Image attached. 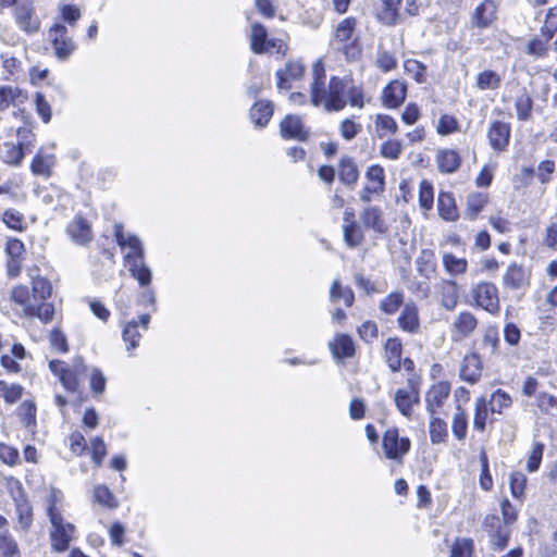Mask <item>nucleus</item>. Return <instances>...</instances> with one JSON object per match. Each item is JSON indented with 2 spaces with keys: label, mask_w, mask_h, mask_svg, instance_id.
I'll return each mask as SVG.
<instances>
[{
  "label": "nucleus",
  "mask_w": 557,
  "mask_h": 557,
  "mask_svg": "<svg viewBox=\"0 0 557 557\" xmlns=\"http://www.w3.org/2000/svg\"><path fill=\"white\" fill-rule=\"evenodd\" d=\"M30 284L32 289L23 284L14 286L10 293V300L21 308L23 317L37 318L47 324L54 317V306L47 302L52 294V284L40 275L32 277Z\"/></svg>",
  "instance_id": "f257e3e1"
},
{
  "label": "nucleus",
  "mask_w": 557,
  "mask_h": 557,
  "mask_svg": "<svg viewBox=\"0 0 557 557\" xmlns=\"http://www.w3.org/2000/svg\"><path fill=\"white\" fill-rule=\"evenodd\" d=\"M331 98L329 108L331 112H339L347 104L352 108L362 109L366 104L364 92L361 86L355 85L349 76H331Z\"/></svg>",
  "instance_id": "f03ea898"
},
{
  "label": "nucleus",
  "mask_w": 557,
  "mask_h": 557,
  "mask_svg": "<svg viewBox=\"0 0 557 557\" xmlns=\"http://www.w3.org/2000/svg\"><path fill=\"white\" fill-rule=\"evenodd\" d=\"M58 503L57 493H52L47 506V515L51 523L49 536L52 550L63 553L69 549L71 542L74 540L76 529L74 524L64 520Z\"/></svg>",
  "instance_id": "7ed1b4c3"
},
{
  "label": "nucleus",
  "mask_w": 557,
  "mask_h": 557,
  "mask_svg": "<svg viewBox=\"0 0 557 557\" xmlns=\"http://www.w3.org/2000/svg\"><path fill=\"white\" fill-rule=\"evenodd\" d=\"M250 48L257 53H277L285 55L287 52V44L281 38H269L267 28L257 22L251 23L250 27Z\"/></svg>",
  "instance_id": "20e7f679"
},
{
  "label": "nucleus",
  "mask_w": 557,
  "mask_h": 557,
  "mask_svg": "<svg viewBox=\"0 0 557 557\" xmlns=\"http://www.w3.org/2000/svg\"><path fill=\"white\" fill-rule=\"evenodd\" d=\"M325 67L321 59L317 60L312 65V82L310 84V102L313 107L323 108L330 113L329 98H331L330 82H325Z\"/></svg>",
  "instance_id": "39448f33"
},
{
  "label": "nucleus",
  "mask_w": 557,
  "mask_h": 557,
  "mask_svg": "<svg viewBox=\"0 0 557 557\" xmlns=\"http://www.w3.org/2000/svg\"><path fill=\"white\" fill-rule=\"evenodd\" d=\"M47 40L53 50L54 57L59 61H66L76 50V45L69 35L67 27L61 23H54L48 29Z\"/></svg>",
  "instance_id": "423d86ee"
},
{
  "label": "nucleus",
  "mask_w": 557,
  "mask_h": 557,
  "mask_svg": "<svg viewBox=\"0 0 557 557\" xmlns=\"http://www.w3.org/2000/svg\"><path fill=\"white\" fill-rule=\"evenodd\" d=\"M1 7H14V17L18 27L27 34L39 30L40 22L34 14L33 0H0Z\"/></svg>",
  "instance_id": "0eeeda50"
},
{
  "label": "nucleus",
  "mask_w": 557,
  "mask_h": 557,
  "mask_svg": "<svg viewBox=\"0 0 557 557\" xmlns=\"http://www.w3.org/2000/svg\"><path fill=\"white\" fill-rule=\"evenodd\" d=\"M114 237L122 249H127L124 256L125 263L136 259H144L145 251L141 240L134 234L125 233L123 225L120 223L114 225Z\"/></svg>",
  "instance_id": "6e6552de"
},
{
  "label": "nucleus",
  "mask_w": 557,
  "mask_h": 557,
  "mask_svg": "<svg viewBox=\"0 0 557 557\" xmlns=\"http://www.w3.org/2000/svg\"><path fill=\"white\" fill-rule=\"evenodd\" d=\"M382 447L387 459L400 461L410 449V441L399 436L396 429H389L384 433Z\"/></svg>",
  "instance_id": "1a4fd4ad"
},
{
  "label": "nucleus",
  "mask_w": 557,
  "mask_h": 557,
  "mask_svg": "<svg viewBox=\"0 0 557 557\" xmlns=\"http://www.w3.org/2000/svg\"><path fill=\"white\" fill-rule=\"evenodd\" d=\"M366 178L367 183L359 191V198L363 202H369L374 195H380L384 191V169L377 164L371 165L366 173Z\"/></svg>",
  "instance_id": "9d476101"
},
{
  "label": "nucleus",
  "mask_w": 557,
  "mask_h": 557,
  "mask_svg": "<svg viewBox=\"0 0 557 557\" xmlns=\"http://www.w3.org/2000/svg\"><path fill=\"white\" fill-rule=\"evenodd\" d=\"M474 299L484 310L496 313L499 311L498 289L492 283H480L473 290Z\"/></svg>",
  "instance_id": "9b49d317"
},
{
  "label": "nucleus",
  "mask_w": 557,
  "mask_h": 557,
  "mask_svg": "<svg viewBox=\"0 0 557 557\" xmlns=\"http://www.w3.org/2000/svg\"><path fill=\"white\" fill-rule=\"evenodd\" d=\"M420 394L418 387L409 380L406 387L396 391L394 401L399 412L405 417H410L413 406L419 404Z\"/></svg>",
  "instance_id": "f8f14e48"
},
{
  "label": "nucleus",
  "mask_w": 557,
  "mask_h": 557,
  "mask_svg": "<svg viewBox=\"0 0 557 557\" xmlns=\"http://www.w3.org/2000/svg\"><path fill=\"white\" fill-rule=\"evenodd\" d=\"M398 327L408 334H418L420 332L421 323L419 317V308L412 300L407 301L397 318Z\"/></svg>",
  "instance_id": "ddd939ff"
},
{
  "label": "nucleus",
  "mask_w": 557,
  "mask_h": 557,
  "mask_svg": "<svg viewBox=\"0 0 557 557\" xmlns=\"http://www.w3.org/2000/svg\"><path fill=\"white\" fill-rule=\"evenodd\" d=\"M280 133L284 139L306 141L309 138V129L304 125L298 115H286L280 124Z\"/></svg>",
  "instance_id": "4468645a"
},
{
  "label": "nucleus",
  "mask_w": 557,
  "mask_h": 557,
  "mask_svg": "<svg viewBox=\"0 0 557 557\" xmlns=\"http://www.w3.org/2000/svg\"><path fill=\"white\" fill-rule=\"evenodd\" d=\"M66 234L74 244L79 246L88 245L94 238L90 223L82 215H76L67 224Z\"/></svg>",
  "instance_id": "2eb2a0df"
},
{
  "label": "nucleus",
  "mask_w": 557,
  "mask_h": 557,
  "mask_svg": "<svg viewBox=\"0 0 557 557\" xmlns=\"http://www.w3.org/2000/svg\"><path fill=\"white\" fill-rule=\"evenodd\" d=\"M497 20V5L494 0H484L473 11L471 25L479 29L490 27Z\"/></svg>",
  "instance_id": "dca6fc26"
},
{
  "label": "nucleus",
  "mask_w": 557,
  "mask_h": 557,
  "mask_svg": "<svg viewBox=\"0 0 557 557\" xmlns=\"http://www.w3.org/2000/svg\"><path fill=\"white\" fill-rule=\"evenodd\" d=\"M450 394V384L446 381L434 383L425 395L426 410L434 416L443 407Z\"/></svg>",
  "instance_id": "f3484780"
},
{
  "label": "nucleus",
  "mask_w": 557,
  "mask_h": 557,
  "mask_svg": "<svg viewBox=\"0 0 557 557\" xmlns=\"http://www.w3.org/2000/svg\"><path fill=\"white\" fill-rule=\"evenodd\" d=\"M503 284L513 290L525 289L530 284V273L523 265L511 263L503 275Z\"/></svg>",
  "instance_id": "a211bd4d"
},
{
  "label": "nucleus",
  "mask_w": 557,
  "mask_h": 557,
  "mask_svg": "<svg viewBox=\"0 0 557 557\" xmlns=\"http://www.w3.org/2000/svg\"><path fill=\"white\" fill-rule=\"evenodd\" d=\"M305 74L301 61H288L283 69L276 72V86L278 89H289L292 84L299 81Z\"/></svg>",
  "instance_id": "6ab92c4d"
},
{
  "label": "nucleus",
  "mask_w": 557,
  "mask_h": 557,
  "mask_svg": "<svg viewBox=\"0 0 557 557\" xmlns=\"http://www.w3.org/2000/svg\"><path fill=\"white\" fill-rule=\"evenodd\" d=\"M491 147L497 151H505L510 139V125L502 121H495L487 131Z\"/></svg>",
  "instance_id": "aec40b11"
},
{
  "label": "nucleus",
  "mask_w": 557,
  "mask_h": 557,
  "mask_svg": "<svg viewBox=\"0 0 557 557\" xmlns=\"http://www.w3.org/2000/svg\"><path fill=\"white\" fill-rule=\"evenodd\" d=\"M407 85L398 79L391 82L382 94L383 106L388 109H396L405 101Z\"/></svg>",
  "instance_id": "412c9836"
},
{
  "label": "nucleus",
  "mask_w": 557,
  "mask_h": 557,
  "mask_svg": "<svg viewBox=\"0 0 557 557\" xmlns=\"http://www.w3.org/2000/svg\"><path fill=\"white\" fill-rule=\"evenodd\" d=\"M360 220L364 227L373 230L379 234L388 232V224L384 219L383 211L376 206H369L360 213Z\"/></svg>",
  "instance_id": "4be33fe9"
},
{
  "label": "nucleus",
  "mask_w": 557,
  "mask_h": 557,
  "mask_svg": "<svg viewBox=\"0 0 557 557\" xmlns=\"http://www.w3.org/2000/svg\"><path fill=\"white\" fill-rule=\"evenodd\" d=\"M481 372L482 362L480 357L476 354L465 356L459 371L460 379L470 384H474L479 381Z\"/></svg>",
  "instance_id": "5701e85b"
},
{
  "label": "nucleus",
  "mask_w": 557,
  "mask_h": 557,
  "mask_svg": "<svg viewBox=\"0 0 557 557\" xmlns=\"http://www.w3.org/2000/svg\"><path fill=\"white\" fill-rule=\"evenodd\" d=\"M438 215L448 222H455L459 218L455 197L449 191H441L437 196Z\"/></svg>",
  "instance_id": "b1692460"
},
{
  "label": "nucleus",
  "mask_w": 557,
  "mask_h": 557,
  "mask_svg": "<svg viewBox=\"0 0 557 557\" xmlns=\"http://www.w3.org/2000/svg\"><path fill=\"white\" fill-rule=\"evenodd\" d=\"M441 305L447 310H454L459 299L458 284L453 280H444L438 285Z\"/></svg>",
  "instance_id": "393cba45"
},
{
  "label": "nucleus",
  "mask_w": 557,
  "mask_h": 557,
  "mask_svg": "<svg viewBox=\"0 0 557 557\" xmlns=\"http://www.w3.org/2000/svg\"><path fill=\"white\" fill-rule=\"evenodd\" d=\"M330 350L334 358H350L355 354L352 338L347 334H336L329 343Z\"/></svg>",
  "instance_id": "a878e982"
},
{
  "label": "nucleus",
  "mask_w": 557,
  "mask_h": 557,
  "mask_svg": "<svg viewBox=\"0 0 557 557\" xmlns=\"http://www.w3.org/2000/svg\"><path fill=\"white\" fill-rule=\"evenodd\" d=\"M274 112V106L269 100H259L253 103V106L250 109L249 115L251 122L257 127H263L265 126Z\"/></svg>",
  "instance_id": "bb28decb"
},
{
  "label": "nucleus",
  "mask_w": 557,
  "mask_h": 557,
  "mask_svg": "<svg viewBox=\"0 0 557 557\" xmlns=\"http://www.w3.org/2000/svg\"><path fill=\"white\" fill-rule=\"evenodd\" d=\"M435 160L440 172L445 174L456 172L461 163L460 156L453 149H440L436 153Z\"/></svg>",
  "instance_id": "cd10ccee"
},
{
  "label": "nucleus",
  "mask_w": 557,
  "mask_h": 557,
  "mask_svg": "<svg viewBox=\"0 0 557 557\" xmlns=\"http://www.w3.org/2000/svg\"><path fill=\"white\" fill-rule=\"evenodd\" d=\"M27 95L16 86L0 87V111L7 110L10 106H20L25 103Z\"/></svg>",
  "instance_id": "c85d7f7f"
},
{
  "label": "nucleus",
  "mask_w": 557,
  "mask_h": 557,
  "mask_svg": "<svg viewBox=\"0 0 557 557\" xmlns=\"http://www.w3.org/2000/svg\"><path fill=\"white\" fill-rule=\"evenodd\" d=\"M339 181L346 185H355L359 178V171L356 162L350 157H342L338 163Z\"/></svg>",
  "instance_id": "c756f323"
},
{
  "label": "nucleus",
  "mask_w": 557,
  "mask_h": 557,
  "mask_svg": "<svg viewBox=\"0 0 557 557\" xmlns=\"http://www.w3.org/2000/svg\"><path fill=\"white\" fill-rule=\"evenodd\" d=\"M24 149H26V141L4 143L0 147V154L5 163L18 165L24 158Z\"/></svg>",
  "instance_id": "7c9ffc66"
},
{
  "label": "nucleus",
  "mask_w": 557,
  "mask_h": 557,
  "mask_svg": "<svg viewBox=\"0 0 557 557\" xmlns=\"http://www.w3.org/2000/svg\"><path fill=\"white\" fill-rule=\"evenodd\" d=\"M17 495H13L18 517V523L22 529H27L32 524L33 512L32 506L25 498L23 490H16Z\"/></svg>",
  "instance_id": "2f4dec72"
},
{
  "label": "nucleus",
  "mask_w": 557,
  "mask_h": 557,
  "mask_svg": "<svg viewBox=\"0 0 557 557\" xmlns=\"http://www.w3.org/2000/svg\"><path fill=\"white\" fill-rule=\"evenodd\" d=\"M132 276L137 280L141 287H148L152 280L151 269L145 263L144 259H136L126 262Z\"/></svg>",
  "instance_id": "473e14b6"
},
{
  "label": "nucleus",
  "mask_w": 557,
  "mask_h": 557,
  "mask_svg": "<svg viewBox=\"0 0 557 557\" xmlns=\"http://www.w3.org/2000/svg\"><path fill=\"white\" fill-rule=\"evenodd\" d=\"M385 360L392 371H397L401 366L403 346L398 338H388L384 346Z\"/></svg>",
  "instance_id": "72a5a7b5"
},
{
  "label": "nucleus",
  "mask_w": 557,
  "mask_h": 557,
  "mask_svg": "<svg viewBox=\"0 0 557 557\" xmlns=\"http://www.w3.org/2000/svg\"><path fill=\"white\" fill-rule=\"evenodd\" d=\"M404 292H391L383 299H381V301L379 302V309L386 315H393L406 304L404 302Z\"/></svg>",
  "instance_id": "f704fd0d"
},
{
  "label": "nucleus",
  "mask_w": 557,
  "mask_h": 557,
  "mask_svg": "<svg viewBox=\"0 0 557 557\" xmlns=\"http://www.w3.org/2000/svg\"><path fill=\"white\" fill-rule=\"evenodd\" d=\"M85 367L83 360L77 358L73 362V367L63 373L60 379L62 385L70 392H76L78 387V375L84 371Z\"/></svg>",
  "instance_id": "c9c22d12"
},
{
  "label": "nucleus",
  "mask_w": 557,
  "mask_h": 557,
  "mask_svg": "<svg viewBox=\"0 0 557 557\" xmlns=\"http://www.w3.org/2000/svg\"><path fill=\"white\" fill-rule=\"evenodd\" d=\"M516 114L518 120L528 121L532 115L533 100L530 94L522 88L515 100Z\"/></svg>",
  "instance_id": "e433bc0d"
},
{
  "label": "nucleus",
  "mask_w": 557,
  "mask_h": 557,
  "mask_svg": "<svg viewBox=\"0 0 557 557\" xmlns=\"http://www.w3.org/2000/svg\"><path fill=\"white\" fill-rule=\"evenodd\" d=\"M476 325L475 317L468 311L460 312L453 323L454 330L462 337L469 336Z\"/></svg>",
  "instance_id": "4c0bfd02"
},
{
  "label": "nucleus",
  "mask_w": 557,
  "mask_h": 557,
  "mask_svg": "<svg viewBox=\"0 0 557 557\" xmlns=\"http://www.w3.org/2000/svg\"><path fill=\"white\" fill-rule=\"evenodd\" d=\"M356 28V20L354 17H347L341 21L334 34V42L339 46L349 42L354 36Z\"/></svg>",
  "instance_id": "58836bf2"
},
{
  "label": "nucleus",
  "mask_w": 557,
  "mask_h": 557,
  "mask_svg": "<svg viewBox=\"0 0 557 557\" xmlns=\"http://www.w3.org/2000/svg\"><path fill=\"white\" fill-rule=\"evenodd\" d=\"M53 165H54L53 154H42L39 152L33 159L30 169H32V172L36 175L49 177L51 175V170H52Z\"/></svg>",
  "instance_id": "ea45409f"
},
{
  "label": "nucleus",
  "mask_w": 557,
  "mask_h": 557,
  "mask_svg": "<svg viewBox=\"0 0 557 557\" xmlns=\"http://www.w3.org/2000/svg\"><path fill=\"white\" fill-rule=\"evenodd\" d=\"M330 299L333 302L342 299L346 307H351L355 300V295L350 287L343 286L338 280H335L330 289Z\"/></svg>",
  "instance_id": "a19ab883"
},
{
  "label": "nucleus",
  "mask_w": 557,
  "mask_h": 557,
  "mask_svg": "<svg viewBox=\"0 0 557 557\" xmlns=\"http://www.w3.org/2000/svg\"><path fill=\"white\" fill-rule=\"evenodd\" d=\"M468 418L465 409L460 405L456 406V412L454 413L451 421V431L455 437L462 441L467 436Z\"/></svg>",
  "instance_id": "79ce46f5"
},
{
  "label": "nucleus",
  "mask_w": 557,
  "mask_h": 557,
  "mask_svg": "<svg viewBox=\"0 0 557 557\" xmlns=\"http://www.w3.org/2000/svg\"><path fill=\"white\" fill-rule=\"evenodd\" d=\"M380 18L387 25H394L398 21L401 0H382Z\"/></svg>",
  "instance_id": "37998d69"
},
{
  "label": "nucleus",
  "mask_w": 557,
  "mask_h": 557,
  "mask_svg": "<svg viewBox=\"0 0 557 557\" xmlns=\"http://www.w3.org/2000/svg\"><path fill=\"white\" fill-rule=\"evenodd\" d=\"M417 270L422 276L428 278L435 274L436 262L432 251L422 250L417 259Z\"/></svg>",
  "instance_id": "c03bdc74"
},
{
  "label": "nucleus",
  "mask_w": 557,
  "mask_h": 557,
  "mask_svg": "<svg viewBox=\"0 0 557 557\" xmlns=\"http://www.w3.org/2000/svg\"><path fill=\"white\" fill-rule=\"evenodd\" d=\"M443 265L450 275H460L467 271L468 261L465 258H458L450 252H446L443 255Z\"/></svg>",
  "instance_id": "a18cd8bd"
},
{
  "label": "nucleus",
  "mask_w": 557,
  "mask_h": 557,
  "mask_svg": "<svg viewBox=\"0 0 557 557\" xmlns=\"http://www.w3.org/2000/svg\"><path fill=\"white\" fill-rule=\"evenodd\" d=\"M122 337L126 344V349L132 356V351L138 347L141 335L138 331V322L131 321L123 329Z\"/></svg>",
  "instance_id": "49530a36"
},
{
  "label": "nucleus",
  "mask_w": 557,
  "mask_h": 557,
  "mask_svg": "<svg viewBox=\"0 0 557 557\" xmlns=\"http://www.w3.org/2000/svg\"><path fill=\"white\" fill-rule=\"evenodd\" d=\"M344 240L350 248L360 246L364 240L362 228L357 223L344 224L343 226Z\"/></svg>",
  "instance_id": "de8ad7c7"
},
{
  "label": "nucleus",
  "mask_w": 557,
  "mask_h": 557,
  "mask_svg": "<svg viewBox=\"0 0 557 557\" xmlns=\"http://www.w3.org/2000/svg\"><path fill=\"white\" fill-rule=\"evenodd\" d=\"M374 125L379 137L393 135L398 131V124L394 117L387 114H377Z\"/></svg>",
  "instance_id": "09e8293b"
},
{
  "label": "nucleus",
  "mask_w": 557,
  "mask_h": 557,
  "mask_svg": "<svg viewBox=\"0 0 557 557\" xmlns=\"http://www.w3.org/2000/svg\"><path fill=\"white\" fill-rule=\"evenodd\" d=\"M433 202V185L428 180H422L419 184V206L426 213L432 210Z\"/></svg>",
  "instance_id": "8fccbe9b"
},
{
  "label": "nucleus",
  "mask_w": 557,
  "mask_h": 557,
  "mask_svg": "<svg viewBox=\"0 0 557 557\" xmlns=\"http://www.w3.org/2000/svg\"><path fill=\"white\" fill-rule=\"evenodd\" d=\"M487 195L482 193L471 194L467 199V216L474 220L487 203Z\"/></svg>",
  "instance_id": "3c124183"
},
{
  "label": "nucleus",
  "mask_w": 557,
  "mask_h": 557,
  "mask_svg": "<svg viewBox=\"0 0 557 557\" xmlns=\"http://www.w3.org/2000/svg\"><path fill=\"white\" fill-rule=\"evenodd\" d=\"M500 84V75L491 70L481 72L476 77V87L481 90L497 89Z\"/></svg>",
  "instance_id": "603ef678"
},
{
  "label": "nucleus",
  "mask_w": 557,
  "mask_h": 557,
  "mask_svg": "<svg viewBox=\"0 0 557 557\" xmlns=\"http://www.w3.org/2000/svg\"><path fill=\"white\" fill-rule=\"evenodd\" d=\"M429 433L433 444L443 443L447 436L446 422L437 417H433L430 421Z\"/></svg>",
  "instance_id": "864d4df0"
},
{
  "label": "nucleus",
  "mask_w": 557,
  "mask_h": 557,
  "mask_svg": "<svg viewBox=\"0 0 557 557\" xmlns=\"http://www.w3.org/2000/svg\"><path fill=\"white\" fill-rule=\"evenodd\" d=\"M92 502L108 509H114L119 506V499L111 490H94Z\"/></svg>",
  "instance_id": "5fc2aeb1"
},
{
  "label": "nucleus",
  "mask_w": 557,
  "mask_h": 557,
  "mask_svg": "<svg viewBox=\"0 0 557 557\" xmlns=\"http://www.w3.org/2000/svg\"><path fill=\"white\" fill-rule=\"evenodd\" d=\"M404 151V145L400 139H389L381 145L380 153L383 158L397 160Z\"/></svg>",
  "instance_id": "6e6d98bb"
},
{
  "label": "nucleus",
  "mask_w": 557,
  "mask_h": 557,
  "mask_svg": "<svg viewBox=\"0 0 557 557\" xmlns=\"http://www.w3.org/2000/svg\"><path fill=\"white\" fill-rule=\"evenodd\" d=\"M487 419V407L484 397H479L475 400V409L473 417V428L478 431H484Z\"/></svg>",
  "instance_id": "4d7b16f0"
},
{
  "label": "nucleus",
  "mask_w": 557,
  "mask_h": 557,
  "mask_svg": "<svg viewBox=\"0 0 557 557\" xmlns=\"http://www.w3.org/2000/svg\"><path fill=\"white\" fill-rule=\"evenodd\" d=\"M23 391L24 388L20 384L0 381V392L4 400L9 404L16 403L22 397Z\"/></svg>",
  "instance_id": "13d9d810"
},
{
  "label": "nucleus",
  "mask_w": 557,
  "mask_h": 557,
  "mask_svg": "<svg viewBox=\"0 0 557 557\" xmlns=\"http://www.w3.org/2000/svg\"><path fill=\"white\" fill-rule=\"evenodd\" d=\"M459 131V122L458 120L450 114H443L441 115L437 125H436V132L442 136H447L453 133H456Z\"/></svg>",
  "instance_id": "bf43d9fd"
},
{
  "label": "nucleus",
  "mask_w": 557,
  "mask_h": 557,
  "mask_svg": "<svg viewBox=\"0 0 557 557\" xmlns=\"http://www.w3.org/2000/svg\"><path fill=\"white\" fill-rule=\"evenodd\" d=\"M405 72L410 75L416 82H424L426 66L418 60L408 59L404 62Z\"/></svg>",
  "instance_id": "052dcab7"
},
{
  "label": "nucleus",
  "mask_w": 557,
  "mask_h": 557,
  "mask_svg": "<svg viewBox=\"0 0 557 557\" xmlns=\"http://www.w3.org/2000/svg\"><path fill=\"white\" fill-rule=\"evenodd\" d=\"M525 52L533 58H545L548 54V42L541 38H531L527 45Z\"/></svg>",
  "instance_id": "680f3d73"
},
{
  "label": "nucleus",
  "mask_w": 557,
  "mask_h": 557,
  "mask_svg": "<svg viewBox=\"0 0 557 557\" xmlns=\"http://www.w3.org/2000/svg\"><path fill=\"white\" fill-rule=\"evenodd\" d=\"M536 405L543 412L557 417L556 397L546 393H541L536 396Z\"/></svg>",
  "instance_id": "e2e57ef3"
},
{
  "label": "nucleus",
  "mask_w": 557,
  "mask_h": 557,
  "mask_svg": "<svg viewBox=\"0 0 557 557\" xmlns=\"http://www.w3.org/2000/svg\"><path fill=\"white\" fill-rule=\"evenodd\" d=\"M361 129V124L356 123L351 119H344L339 124V134L347 141L352 140Z\"/></svg>",
  "instance_id": "0e129e2a"
},
{
  "label": "nucleus",
  "mask_w": 557,
  "mask_h": 557,
  "mask_svg": "<svg viewBox=\"0 0 557 557\" xmlns=\"http://www.w3.org/2000/svg\"><path fill=\"white\" fill-rule=\"evenodd\" d=\"M511 405V397L502 389H497L492 394L490 406L493 412L500 413L503 409Z\"/></svg>",
  "instance_id": "69168bd1"
},
{
  "label": "nucleus",
  "mask_w": 557,
  "mask_h": 557,
  "mask_svg": "<svg viewBox=\"0 0 557 557\" xmlns=\"http://www.w3.org/2000/svg\"><path fill=\"white\" fill-rule=\"evenodd\" d=\"M91 459L96 466H99L107 455V445L102 437L96 436L90 441Z\"/></svg>",
  "instance_id": "338daca9"
},
{
  "label": "nucleus",
  "mask_w": 557,
  "mask_h": 557,
  "mask_svg": "<svg viewBox=\"0 0 557 557\" xmlns=\"http://www.w3.org/2000/svg\"><path fill=\"white\" fill-rule=\"evenodd\" d=\"M0 557H21L17 544L12 537L0 536Z\"/></svg>",
  "instance_id": "774afa93"
}]
</instances>
